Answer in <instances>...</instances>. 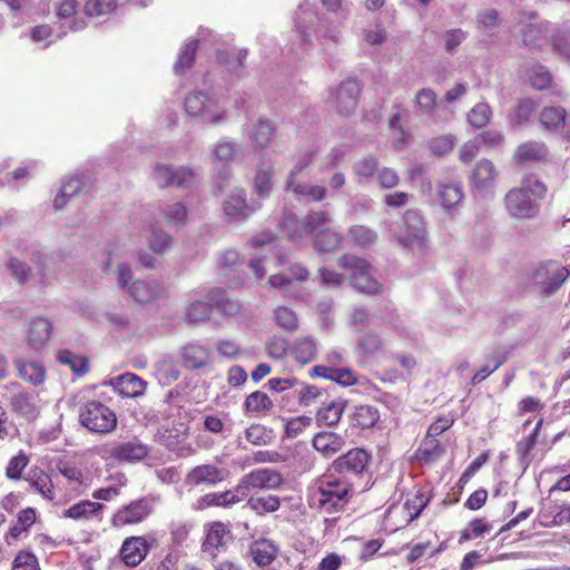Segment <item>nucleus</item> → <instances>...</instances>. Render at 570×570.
I'll return each mask as SVG.
<instances>
[{
	"label": "nucleus",
	"mask_w": 570,
	"mask_h": 570,
	"mask_svg": "<svg viewBox=\"0 0 570 570\" xmlns=\"http://www.w3.org/2000/svg\"><path fill=\"white\" fill-rule=\"evenodd\" d=\"M238 502H242L240 498L238 493L235 492V488H233L224 492H213L200 497L197 500L195 508L197 510H203L209 507L227 508Z\"/></svg>",
	"instance_id": "obj_24"
},
{
	"label": "nucleus",
	"mask_w": 570,
	"mask_h": 570,
	"mask_svg": "<svg viewBox=\"0 0 570 570\" xmlns=\"http://www.w3.org/2000/svg\"><path fill=\"white\" fill-rule=\"evenodd\" d=\"M11 570H40V568L33 553L21 551L14 558Z\"/></svg>",
	"instance_id": "obj_63"
},
{
	"label": "nucleus",
	"mask_w": 570,
	"mask_h": 570,
	"mask_svg": "<svg viewBox=\"0 0 570 570\" xmlns=\"http://www.w3.org/2000/svg\"><path fill=\"white\" fill-rule=\"evenodd\" d=\"M224 479L223 470L213 464H203L193 468L186 475L185 483L191 487L200 484H216Z\"/></svg>",
	"instance_id": "obj_17"
},
{
	"label": "nucleus",
	"mask_w": 570,
	"mask_h": 570,
	"mask_svg": "<svg viewBox=\"0 0 570 570\" xmlns=\"http://www.w3.org/2000/svg\"><path fill=\"white\" fill-rule=\"evenodd\" d=\"M274 163L269 158H262L257 165L254 177V190L261 198L269 196L273 189Z\"/></svg>",
	"instance_id": "obj_18"
},
{
	"label": "nucleus",
	"mask_w": 570,
	"mask_h": 570,
	"mask_svg": "<svg viewBox=\"0 0 570 570\" xmlns=\"http://www.w3.org/2000/svg\"><path fill=\"white\" fill-rule=\"evenodd\" d=\"M535 109L537 104L532 99H521L510 110L508 115L509 122L512 126H522L529 121L531 115L535 111Z\"/></svg>",
	"instance_id": "obj_38"
},
{
	"label": "nucleus",
	"mask_w": 570,
	"mask_h": 570,
	"mask_svg": "<svg viewBox=\"0 0 570 570\" xmlns=\"http://www.w3.org/2000/svg\"><path fill=\"white\" fill-rule=\"evenodd\" d=\"M127 294L136 302L147 304L160 298L165 287L156 279H136Z\"/></svg>",
	"instance_id": "obj_14"
},
{
	"label": "nucleus",
	"mask_w": 570,
	"mask_h": 570,
	"mask_svg": "<svg viewBox=\"0 0 570 570\" xmlns=\"http://www.w3.org/2000/svg\"><path fill=\"white\" fill-rule=\"evenodd\" d=\"M540 426H541V421H539L537 423V426L531 434H529L528 436L520 440L517 444V454H518L520 464L524 469L530 463L529 454L532 451V449L534 448V444L537 442L538 431H539Z\"/></svg>",
	"instance_id": "obj_51"
},
{
	"label": "nucleus",
	"mask_w": 570,
	"mask_h": 570,
	"mask_svg": "<svg viewBox=\"0 0 570 570\" xmlns=\"http://www.w3.org/2000/svg\"><path fill=\"white\" fill-rule=\"evenodd\" d=\"M197 45L198 42L195 39H190L185 43V46L180 50L176 63L174 65V70L176 73H184L187 69H189L193 66Z\"/></svg>",
	"instance_id": "obj_49"
},
{
	"label": "nucleus",
	"mask_w": 570,
	"mask_h": 570,
	"mask_svg": "<svg viewBox=\"0 0 570 570\" xmlns=\"http://www.w3.org/2000/svg\"><path fill=\"white\" fill-rule=\"evenodd\" d=\"M567 111L562 107H546L541 110L539 121L548 130H559L566 124Z\"/></svg>",
	"instance_id": "obj_36"
},
{
	"label": "nucleus",
	"mask_w": 570,
	"mask_h": 570,
	"mask_svg": "<svg viewBox=\"0 0 570 570\" xmlns=\"http://www.w3.org/2000/svg\"><path fill=\"white\" fill-rule=\"evenodd\" d=\"M14 391L10 397L11 410L27 419H35L38 414L37 395L20 389L18 383H11Z\"/></svg>",
	"instance_id": "obj_15"
},
{
	"label": "nucleus",
	"mask_w": 570,
	"mask_h": 570,
	"mask_svg": "<svg viewBox=\"0 0 570 570\" xmlns=\"http://www.w3.org/2000/svg\"><path fill=\"white\" fill-rule=\"evenodd\" d=\"M224 213L232 222L243 220L253 213L243 189H237L228 196L224 203Z\"/></svg>",
	"instance_id": "obj_20"
},
{
	"label": "nucleus",
	"mask_w": 570,
	"mask_h": 570,
	"mask_svg": "<svg viewBox=\"0 0 570 570\" xmlns=\"http://www.w3.org/2000/svg\"><path fill=\"white\" fill-rule=\"evenodd\" d=\"M249 552L257 566L265 567L275 560L278 548L269 540H258L252 543Z\"/></svg>",
	"instance_id": "obj_29"
},
{
	"label": "nucleus",
	"mask_w": 570,
	"mask_h": 570,
	"mask_svg": "<svg viewBox=\"0 0 570 570\" xmlns=\"http://www.w3.org/2000/svg\"><path fill=\"white\" fill-rule=\"evenodd\" d=\"M547 187L534 176L525 177L504 196V208L514 220H532L539 216Z\"/></svg>",
	"instance_id": "obj_2"
},
{
	"label": "nucleus",
	"mask_w": 570,
	"mask_h": 570,
	"mask_svg": "<svg viewBox=\"0 0 570 570\" xmlns=\"http://www.w3.org/2000/svg\"><path fill=\"white\" fill-rule=\"evenodd\" d=\"M207 298L218 311L227 316H233L239 311V304L235 301H230L220 288L210 289L207 294Z\"/></svg>",
	"instance_id": "obj_42"
},
{
	"label": "nucleus",
	"mask_w": 570,
	"mask_h": 570,
	"mask_svg": "<svg viewBox=\"0 0 570 570\" xmlns=\"http://www.w3.org/2000/svg\"><path fill=\"white\" fill-rule=\"evenodd\" d=\"M548 32V22H530L522 29V42L528 47H539L547 39Z\"/></svg>",
	"instance_id": "obj_35"
},
{
	"label": "nucleus",
	"mask_w": 570,
	"mask_h": 570,
	"mask_svg": "<svg viewBox=\"0 0 570 570\" xmlns=\"http://www.w3.org/2000/svg\"><path fill=\"white\" fill-rule=\"evenodd\" d=\"M356 347L360 353L368 356L382 351L383 342L376 334L367 333L358 338Z\"/></svg>",
	"instance_id": "obj_59"
},
{
	"label": "nucleus",
	"mask_w": 570,
	"mask_h": 570,
	"mask_svg": "<svg viewBox=\"0 0 570 570\" xmlns=\"http://www.w3.org/2000/svg\"><path fill=\"white\" fill-rule=\"evenodd\" d=\"M552 47L566 61L570 62V32H559L552 38Z\"/></svg>",
	"instance_id": "obj_64"
},
{
	"label": "nucleus",
	"mask_w": 570,
	"mask_h": 570,
	"mask_svg": "<svg viewBox=\"0 0 570 570\" xmlns=\"http://www.w3.org/2000/svg\"><path fill=\"white\" fill-rule=\"evenodd\" d=\"M507 357L500 352H493L488 360V363L483 365L472 377L471 384L475 385L487 379L491 373L497 371L504 362Z\"/></svg>",
	"instance_id": "obj_50"
},
{
	"label": "nucleus",
	"mask_w": 570,
	"mask_h": 570,
	"mask_svg": "<svg viewBox=\"0 0 570 570\" xmlns=\"http://www.w3.org/2000/svg\"><path fill=\"white\" fill-rule=\"evenodd\" d=\"M570 272L557 261L538 265L531 275L533 286L543 295L556 294L569 277Z\"/></svg>",
	"instance_id": "obj_4"
},
{
	"label": "nucleus",
	"mask_w": 570,
	"mask_h": 570,
	"mask_svg": "<svg viewBox=\"0 0 570 570\" xmlns=\"http://www.w3.org/2000/svg\"><path fill=\"white\" fill-rule=\"evenodd\" d=\"M415 102L423 115L432 116L436 107V95L432 89L423 88L415 95Z\"/></svg>",
	"instance_id": "obj_56"
},
{
	"label": "nucleus",
	"mask_w": 570,
	"mask_h": 570,
	"mask_svg": "<svg viewBox=\"0 0 570 570\" xmlns=\"http://www.w3.org/2000/svg\"><path fill=\"white\" fill-rule=\"evenodd\" d=\"M275 321L278 326L286 331H296L298 328V318L294 311L288 307L279 306L274 312Z\"/></svg>",
	"instance_id": "obj_58"
},
{
	"label": "nucleus",
	"mask_w": 570,
	"mask_h": 570,
	"mask_svg": "<svg viewBox=\"0 0 570 570\" xmlns=\"http://www.w3.org/2000/svg\"><path fill=\"white\" fill-rule=\"evenodd\" d=\"M441 454L442 448L439 440L426 435L417 450V458L422 461L430 462L440 458Z\"/></svg>",
	"instance_id": "obj_52"
},
{
	"label": "nucleus",
	"mask_w": 570,
	"mask_h": 570,
	"mask_svg": "<svg viewBox=\"0 0 570 570\" xmlns=\"http://www.w3.org/2000/svg\"><path fill=\"white\" fill-rule=\"evenodd\" d=\"M149 546L144 537L127 538L120 548V558L129 567L138 566L147 556Z\"/></svg>",
	"instance_id": "obj_16"
},
{
	"label": "nucleus",
	"mask_w": 570,
	"mask_h": 570,
	"mask_svg": "<svg viewBox=\"0 0 570 570\" xmlns=\"http://www.w3.org/2000/svg\"><path fill=\"white\" fill-rule=\"evenodd\" d=\"M312 443L317 452L330 458L344 448L345 439L335 432L324 431L315 434Z\"/></svg>",
	"instance_id": "obj_22"
},
{
	"label": "nucleus",
	"mask_w": 570,
	"mask_h": 570,
	"mask_svg": "<svg viewBox=\"0 0 570 570\" xmlns=\"http://www.w3.org/2000/svg\"><path fill=\"white\" fill-rule=\"evenodd\" d=\"M282 483L283 476L279 472L272 469H256L239 479L235 492L243 501L253 490H273L281 487Z\"/></svg>",
	"instance_id": "obj_7"
},
{
	"label": "nucleus",
	"mask_w": 570,
	"mask_h": 570,
	"mask_svg": "<svg viewBox=\"0 0 570 570\" xmlns=\"http://www.w3.org/2000/svg\"><path fill=\"white\" fill-rule=\"evenodd\" d=\"M499 171L489 159H481L472 169L470 183L472 190L480 197L492 198L495 194Z\"/></svg>",
	"instance_id": "obj_9"
},
{
	"label": "nucleus",
	"mask_w": 570,
	"mask_h": 570,
	"mask_svg": "<svg viewBox=\"0 0 570 570\" xmlns=\"http://www.w3.org/2000/svg\"><path fill=\"white\" fill-rule=\"evenodd\" d=\"M361 85L355 79H345L332 92L328 102L341 116H351L357 107Z\"/></svg>",
	"instance_id": "obj_10"
},
{
	"label": "nucleus",
	"mask_w": 570,
	"mask_h": 570,
	"mask_svg": "<svg viewBox=\"0 0 570 570\" xmlns=\"http://www.w3.org/2000/svg\"><path fill=\"white\" fill-rule=\"evenodd\" d=\"M104 509V504L89 500L80 501L63 511V517L80 520L88 519Z\"/></svg>",
	"instance_id": "obj_43"
},
{
	"label": "nucleus",
	"mask_w": 570,
	"mask_h": 570,
	"mask_svg": "<svg viewBox=\"0 0 570 570\" xmlns=\"http://www.w3.org/2000/svg\"><path fill=\"white\" fill-rule=\"evenodd\" d=\"M285 189L291 191L296 200L306 203L322 202L327 195L324 186L309 181H296L292 186H285Z\"/></svg>",
	"instance_id": "obj_19"
},
{
	"label": "nucleus",
	"mask_w": 570,
	"mask_h": 570,
	"mask_svg": "<svg viewBox=\"0 0 570 570\" xmlns=\"http://www.w3.org/2000/svg\"><path fill=\"white\" fill-rule=\"evenodd\" d=\"M115 389L126 397H138L145 393L147 382L134 373H125L112 380Z\"/></svg>",
	"instance_id": "obj_21"
},
{
	"label": "nucleus",
	"mask_w": 570,
	"mask_h": 570,
	"mask_svg": "<svg viewBox=\"0 0 570 570\" xmlns=\"http://www.w3.org/2000/svg\"><path fill=\"white\" fill-rule=\"evenodd\" d=\"M347 236L354 246L366 248L377 240V234L364 225H355L348 229Z\"/></svg>",
	"instance_id": "obj_44"
},
{
	"label": "nucleus",
	"mask_w": 570,
	"mask_h": 570,
	"mask_svg": "<svg viewBox=\"0 0 570 570\" xmlns=\"http://www.w3.org/2000/svg\"><path fill=\"white\" fill-rule=\"evenodd\" d=\"M244 406L248 412L258 413L271 410L273 407V401L265 392L255 391L246 397Z\"/></svg>",
	"instance_id": "obj_53"
},
{
	"label": "nucleus",
	"mask_w": 570,
	"mask_h": 570,
	"mask_svg": "<svg viewBox=\"0 0 570 570\" xmlns=\"http://www.w3.org/2000/svg\"><path fill=\"white\" fill-rule=\"evenodd\" d=\"M548 156V148L540 141H527L521 144L514 151L518 161H539Z\"/></svg>",
	"instance_id": "obj_32"
},
{
	"label": "nucleus",
	"mask_w": 570,
	"mask_h": 570,
	"mask_svg": "<svg viewBox=\"0 0 570 570\" xmlns=\"http://www.w3.org/2000/svg\"><path fill=\"white\" fill-rule=\"evenodd\" d=\"M379 160L374 156H366L353 165V171L358 179H367L377 169Z\"/></svg>",
	"instance_id": "obj_60"
},
{
	"label": "nucleus",
	"mask_w": 570,
	"mask_h": 570,
	"mask_svg": "<svg viewBox=\"0 0 570 570\" xmlns=\"http://www.w3.org/2000/svg\"><path fill=\"white\" fill-rule=\"evenodd\" d=\"M332 222L331 215L326 210H313L308 213L303 222V230L316 237L320 232H324V229H328V224Z\"/></svg>",
	"instance_id": "obj_33"
},
{
	"label": "nucleus",
	"mask_w": 570,
	"mask_h": 570,
	"mask_svg": "<svg viewBox=\"0 0 570 570\" xmlns=\"http://www.w3.org/2000/svg\"><path fill=\"white\" fill-rule=\"evenodd\" d=\"M455 144V136L451 134L441 135L439 137L432 138L429 141V148L432 154L436 156H443L452 151Z\"/></svg>",
	"instance_id": "obj_61"
},
{
	"label": "nucleus",
	"mask_w": 570,
	"mask_h": 570,
	"mask_svg": "<svg viewBox=\"0 0 570 570\" xmlns=\"http://www.w3.org/2000/svg\"><path fill=\"white\" fill-rule=\"evenodd\" d=\"M395 235L399 243L404 247L411 250H423L428 233L421 215L413 209L406 210Z\"/></svg>",
	"instance_id": "obj_5"
},
{
	"label": "nucleus",
	"mask_w": 570,
	"mask_h": 570,
	"mask_svg": "<svg viewBox=\"0 0 570 570\" xmlns=\"http://www.w3.org/2000/svg\"><path fill=\"white\" fill-rule=\"evenodd\" d=\"M79 422L92 433L106 434L115 430L117 416L104 403L90 401L80 409Z\"/></svg>",
	"instance_id": "obj_3"
},
{
	"label": "nucleus",
	"mask_w": 570,
	"mask_h": 570,
	"mask_svg": "<svg viewBox=\"0 0 570 570\" xmlns=\"http://www.w3.org/2000/svg\"><path fill=\"white\" fill-rule=\"evenodd\" d=\"M183 357L190 368H199L208 361V352L200 345L190 344L183 348Z\"/></svg>",
	"instance_id": "obj_46"
},
{
	"label": "nucleus",
	"mask_w": 570,
	"mask_h": 570,
	"mask_svg": "<svg viewBox=\"0 0 570 570\" xmlns=\"http://www.w3.org/2000/svg\"><path fill=\"white\" fill-rule=\"evenodd\" d=\"M116 8V0H88L85 13L89 17H99L110 13Z\"/></svg>",
	"instance_id": "obj_62"
},
{
	"label": "nucleus",
	"mask_w": 570,
	"mask_h": 570,
	"mask_svg": "<svg viewBox=\"0 0 570 570\" xmlns=\"http://www.w3.org/2000/svg\"><path fill=\"white\" fill-rule=\"evenodd\" d=\"M379 411L370 405L356 406L351 414V421L354 426L370 429L379 421Z\"/></svg>",
	"instance_id": "obj_41"
},
{
	"label": "nucleus",
	"mask_w": 570,
	"mask_h": 570,
	"mask_svg": "<svg viewBox=\"0 0 570 570\" xmlns=\"http://www.w3.org/2000/svg\"><path fill=\"white\" fill-rule=\"evenodd\" d=\"M492 111L488 104H476L468 114V121L474 128L484 127L491 118Z\"/></svg>",
	"instance_id": "obj_54"
},
{
	"label": "nucleus",
	"mask_w": 570,
	"mask_h": 570,
	"mask_svg": "<svg viewBox=\"0 0 570 570\" xmlns=\"http://www.w3.org/2000/svg\"><path fill=\"white\" fill-rule=\"evenodd\" d=\"M148 453L149 448L137 438L115 443L109 450L110 456L120 462H137L145 459Z\"/></svg>",
	"instance_id": "obj_13"
},
{
	"label": "nucleus",
	"mask_w": 570,
	"mask_h": 570,
	"mask_svg": "<svg viewBox=\"0 0 570 570\" xmlns=\"http://www.w3.org/2000/svg\"><path fill=\"white\" fill-rule=\"evenodd\" d=\"M247 507L257 514L272 513L279 509L281 500L274 494L252 495L247 500Z\"/></svg>",
	"instance_id": "obj_39"
},
{
	"label": "nucleus",
	"mask_w": 570,
	"mask_h": 570,
	"mask_svg": "<svg viewBox=\"0 0 570 570\" xmlns=\"http://www.w3.org/2000/svg\"><path fill=\"white\" fill-rule=\"evenodd\" d=\"M353 493L354 489L350 479L327 473L309 485L307 502L312 509L324 513H335L348 504Z\"/></svg>",
	"instance_id": "obj_1"
},
{
	"label": "nucleus",
	"mask_w": 570,
	"mask_h": 570,
	"mask_svg": "<svg viewBox=\"0 0 570 570\" xmlns=\"http://www.w3.org/2000/svg\"><path fill=\"white\" fill-rule=\"evenodd\" d=\"M342 237L334 229H324L314 237V248L321 253H330L336 249L341 244Z\"/></svg>",
	"instance_id": "obj_45"
},
{
	"label": "nucleus",
	"mask_w": 570,
	"mask_h": 570,
	"mask_svg": "<svg viewBox=\"0 0 570 570\" xmlns=\"http://www.w3.org/2000/svg\"><path fill=\"white\" fill-rule=\"evenodd\" d=\"M57 358L61 364L68 365L71 371L78 375H83L88 372V362L83 356H79L68 350L59 351Z\"/></svg>",
	"instance_id": "obj_48"
},
{
	"label": "nucleus",
	"mask_w": 570,
	"mask_h": 570,
	"mask_svg": "<svg viewBox=\"0 0 570 570\" xmlns=\"http://www.w3.org/2000/svg\"><path fill=\"white\" fill-rule=\"evenodd\" d=\"M274 134V127L267 120H257L248 132L249 141L255 150L268 147Z\"/></svg>",
	"instance_id": "obj_30"
},
{
	"label": "nucleus",
	"mask_w": 570,
	"mask_h": 570,
	"mask_svg": "<svg viewBox=\"0 0 570 570\" xmlns=\"http://www.w3.org/2000/svg\"><path fill=\"white\" fill-rule=\"evenodd\" d=\"M228 534L222 522H214L207 530L205 540L202 544L203 552L208 553L212 559L216 558L217 552L225 546V538Z\"/></svg>",
	"instance_id": "obj_25"
},
{
	"label": "nucleus",
	"mask_w": 570,
	"mask_h": 570,
	"mask_svg": "<svg viewBox=\"0 0 570 570\" xmlns=\"http://www.w3.org/2000/svg\"><path fill=\"white\" fill-rule=\"evenodd\" d=\"M163 218L168 225L180 227L187 222V208L183 203H174L161 208Z\"/></svg>",
	"instance_id": "obj_47"
},
{
	"label": "nucleus",
	"mask_w": 570,
	"mask_h": 570,
	"mask_svg": "<svg viewBox=\"0 0 570 570\" xmlns=\"http://www.w3.org/2000/svg\"><path fill=\"white\" fill-rule=\"evenodd\" d=\"M85 181L79 176H72L66 179L60 188V191L53 199V207L61 209L68 202V199L82 190Z\"/></svg>",
	"instance_id": "obj_34"
},
{
	"label": "nucleus",
	"mask_w": 570,
	"mask_h": 570,
	"mask_svg": "<svg viewBox=\"0 0 570 570\" xmlns=\"http://www.w3.org/2000/svg\"><path fill=\"white\" fill-rule=\"evenodd\" d=\"M13 363L22 380L33 385H39L45 381L46 368L40 362H28L22 358H16Z\"/></svg>",
	"instance_id": "obj_28"
},
{
	"label": "nucleus",
	"mask_w": 570,
	"mask_h": 570,
	"mask_svg": "<svg viewBox=\"0 0 570 570\" xmlns=\"http://www.w3.org/2000/svg\"><path fill=\"white\" fill-rule=\"evenodd\" d=\"M338 267L346 271L350 282L356 281L360 276H364L372 272V265L364 258L357 257L353 254H344L340 257Z\"/></svg>",
	"instance_id": "obj_26"
},
{
	"label": "nucleus",
	"mask_w": 570,
	"mask_h": 570,
	"mask_svg": "<svg viewBox=\"0 0 570 570\" xmlns=\"http://www.w3.org/2000/svg\"><path fill=\"white\" fill-rule=\"evenodd\" d=\"M198 176L195 169L187 166L175 168L171 165L156 164L153 169V178L161 188L169 186L190 188L197 183Z\"/></svg>",
	"instance_id": "obj_8"
},
{
	"label": "nucleus",
	"mask_w": 570,
	"mask_h": 570,
	"mask_svg": "<svg viewBox=\"0 0 570 570\" xmlns=\"http://www.w3.org/2000/svg\"><path fill=\"white\" fill-rule=\"evenodd\" d=\"M370 461L368 453L360 448L350 450L332 462L330 471H335L341 476L360 475L365 471Z\"/></svg>",
	"instance_id": "obj_11"
},
{
	"label": "nucleus",
	"mask_w": 570,
	"mask_h": 570,
	"mask_svg": "<svg viewBox=\"0 0 570 570\" xmlns=\"http://www.w3.org/2000/svg\"><path fill=\"white\" fill-rule=\"evenodd\" d=\"M51 333L52 323L48 318H32L28 328V343L35 350H39L47 344Z\"/></svg>",
	"instance_id": "obj_23"
},
{
	"label": "nucleus",
	"mask_w": 570,
	"mask_h": 570,
	"mask_svg": "<svg viewBox=\"0 0 570 570\" xmlns=\"http://www.w3.org/2000/svg\"><path fill=\"white\" fill-rule=\"evenodd\" d=\"M185 110L188 115L218 125L226 119V109L204 91H194L185 99Z\"/></svg>",
	"instance_id": "obj_6"
},
{
	"label": "nucleus",
	"mask_w": 570,
	"mask_h": 570,
	"mask_svg": "<svg viewBox=\"0 0 570 570\" xmlns=\"http://www.w3.org/2000/svg\"><path fill=\"white\" fill-rule=\"evenodd\" d=\"M343 401H332L317 411L316 421L318 425L333 426L337 424L344 412Z\"/></svg>",
	"instance_id": "obj_37"
},
{
	"label": "nucleus",
	"mask_w": 570,
	"mask_h": 570,
	"mask_svg": "<svg viewBox=\"0 0 570 570\" xmlns=\"http://www.w3.org/2000/svg\"><path fill=\"white\" fill-rule=\"evenodd\" d=\"M462 187L458 184H444L439 187L438 198L445 209H452L463 199Z\"/></svg>",
	"instance_id": "obj_40"
},
{
	"label": "nucleus",
	"mask_w": 570,
	"mask_h": 570,
	"mask_svg": "<svg viewBox=\"0 0 570 570\" xmlns=\"http://www.w3.org/2000/svg\"><path fill=\"white\" fill-rule=\"evenodd\" d=\"M317 352L316 340L311 336L297 338L292 347L294 358L301 364H307L314 361Z\"/></svg>",
	"instance_id": "obj_31"
},
{
	"label": "nucleus",
	"mask_w": 570,
	"mask_h": 570,
	"mask_svg": "<svg viewBox=\"0 0 570 570\" xmlns=\"http://www.w3.org/2000/svg\"><path fill=\"white\" fill-rule=\"evenodd\" d=\"M351 285L358 292L367 295H376L382 292L383 286L374 277L372 272L364 276H360L353 281Z\"/></svg>",
	"instance_id": "obj_57"
},
{
	"label": "nucleus",
	"mask_w": 570,
	"mask_h": 570,
	"mask_svg": "<svg viewBox=\"0 0 570 570\" xmlns=\"http://www.w3.org/2000/svg\"><path fill=\"white\" fill-rule=\"evenodd\" d=\"M153 511L151 502L146 499H139L130 502L129 504L119 509L112 517V524L115 527H126L140 523Z\"/></svg>",
	"instance_id": "obj_12"
},
{
	"label": "nucleus",
	"mask_w": 570,
	"mask_h": 570,
	"mask_svg": "<svg viewBox=\"0 0 570 570\" xmlns=\"http://www.w3.org/2000/svg\"><path fill=\"white\" fill-rule=\"evenodd\" d=\"M212 304L202 301H195L187 306L186 318L189 323L204 322L209 318Z\"/></svg>",
	"instance_id": "obj_55"
},
{
	"label": "nucleus",
	"mask_w": 570,
	"mask_h": 570,
	"mask_svg": "<svg viewBox=\"0 0 570 570\" xmlns=\"http://www.w3.org/2000/svg\"><path fill=\"white\" fill-rule=\"evenodd\" d=\"M338 267L346 271L350 282L356 281L360 276H364L372 272V265L364 258L357 257L353 254H344L340 257Z\"/></svg>",
	"instance_id": "obj_27"
}]
</instances>
